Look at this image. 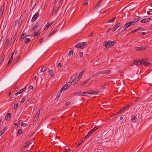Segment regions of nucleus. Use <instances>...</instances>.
<instances>
[{
  "instance_id": "obj_9",
  "label": "nucleus",
  "mask_w": 152,
  "mask_h": 152,
  "mask_svg": "<svg viewBox=\"0 0 152 152\" xmlns=\"http://www.w3.org/2000/svg\"><path fill=\"white\" fill-rule=\"evenodd\" d=\"M122 24V23H119L116 24V26H115L114 28L113 29V32L115 31L118 27L121 26Z\"/></svg>"
},
{
  "instance_id": "obj_15",
  "label": "nucleus",
  "mask_w": 152,
  "mask_h": 152,
  "mask_svg": "<svg viewBox=\"0 0 152 152\" xmlns=\"http://www.w3.org/2000/svg\"><path fill=\"white\" fill-rule=\"evenodd\" d=\"M131 119L133 122H135L137 120V118L135 115H132Z\"/></svg>"
},
{
  "instance_id": "obj_11",
  "label": "nucleus",
  "mask_w": 152,
  "mask_h": 152,
  "mask_svg": "<svg viewBox=\"0 0 152 152\" xmlns=\"http://www.w3.org/2000/svg\"><path fill=\"white\" fill-rule=\"evenodd\" d=\"M102 93V92L101 91H91V93H90V94H95L98 95H99L100 94Z\"/></svg>"
},
{
  "instance_id": "obj_43",
  "label": "nucleus",
  "mask_w": 152,
  "mask_h": 152,
  "mask_svg": "<svg viewBox=\"0 0 152 152\" xmlns=\"http://www.w3.org/2000/svg\"><path fill=\"white\" fill-rule=\"evenodd\" d=\"M45 69L44 67H42L40 70V71L42 72H43L45 70Z\"/></svg>"
},
{
  "instance_id": "obj_55",
  "label": "nucleus",
  "mask_w": 152,
  "mask_h": 152,
  "mask_svg": "<svg viewBox=\"0 0 152 152\" xmlns=\"http://www.w3.org/2000/svg\"><path fill=\"white\" fill-rule=\"evenodd\" d=\"M70 104V102H66L65 103V105L66 106H69V105Z\"/></svg>"
},
{
  "instance_id": "obj_5",
  "label": "nucleus",
  "mask_w": 152,
  "mask_h": 152,
  "mask_svg": "<svg viewBox=\"0 0 152 152\" xmlns=\"http://www.w3.org/2000/svg\"><path fill=\"white\" fill-rule=\"evenodd\" d=\"M58 6L57 5H54V7L53 11V15L55 16L58 11Z\"/></svg>"
},
{
  "instance_id": "obj_54",
  "label": "nucleus",
  "mask_w": 152,
  "mask_h": 152,
  "mask_svg": "<svg viewBox=\"0 0 152 152\" xmlns=\"http://www.w3.org/2000/svg\"><path fill=\"white\" fill-rule=\"evenodd\" d=\"M38 118H36L35 117V118H34V121L35 122H36L38 121Z\"/></svg>"
},
{
  "instance_id": "obj_34",
  "label": "nucleus",
  "mask_w": 152,
  "mask_h": 152,
  "mask_svg": "<svg viewBox=\"0 0 152 152\" xmlns=\"http://www.w3.org/2000/svg\"><path fill=\"white\" fill-rule=\"evenodd\" d=\"M129 24H130V26H132L135 24V23L133 20L129 22Z\"/></svg>"
},
{
  "instance_id": "obj_52",
  "label": "nucleus",
  "mask_w": 152,
  "mask_h": 152,
  "mask_svg": "<svg viewBox=\"0 0 152 152\" xmlns=\"http://www.w3.org/2000/svg\"><path fill=\"white\" fill-rule=\"evenodd\" d=\"M61 91V90L59 91L58 93V94H57V95H58V96H59L61 94V92L62 91Z\"/></svg>"
},
{
  "instance_id": "obj_26",
  "label": "nucleus",
  "mask_w": 152,
  "mask_h": 152,
  "mask_svg": "<svg viewBox=\"0 0 152 152\" xmlns=\"http://www.w3.org/2000/svg\"><path fill=\"white\" fill-rule=\"evenodd\" d=\"M148 21L149 20H148V19H147V18H145L141 20L140 22L141 23H145L148 22Z\"/></svg>"
},
{
  "instance_id": "obj_8",
  "label": "nucleus",
  "mask_w": 152,
  "mask_h": 152,
  "mask_svg": "<svg viewBox=\"0 0 152 152\" xmlns=\"http://www.w3.org/2000/svg\"><path fill=\"white\" fill-rule=\"evenodd\" d=\"M111 71L110 70H108L100 71H99V72L100 73V74H104L109 73Z\"/></svg>"
},
{
  "instance_id": "obj_38",
  "label": "nucleus",
  "mask_w": 152,
  "mask_h": 152,
  "mask_svg": "<svg viewBox=\"0 0 152 152\" xmlns=\"http://www.w3.org/2000/svg\"><path fill=\"white\" fill-rule=\"evenodd\" d=\"M34 36H38L40 34L37 32H35L34 33Z\"/></svg>"
},
{
  "instance_id": "obj_1",
  "label": "nucleus",
  "mask_w": 152,
  "mask_h": 152,
  "mask_svg": "<svg viewBox=\"0 0 152 152\" xmlns=\"http://www.w3.org/2000/svg\"><path fill=\"white\" fill-rule=\"evenodd\" d=\"M76 75H74L71 77L70 82L67 83L64 85L61 88V91H65L71 85L72 83L76 78Z\"/></svg>"
},
{
  "instance_id": "obj_3",
  "label": "nucleus",
  "mask_w": 152,
  "mask_h": 152,
  "mask_svg": "<svg viewBox=\"0 0 152 152\" xmlns=\"http://www.w3.org/2000/svg\"><path fill=\"white\" fill-rule=\"evenodd\" d=\"M12 43H11V40L10 41V39L9 38H7L5 42L4 46H5V48H7L11 46Z\"/></svg>"
},
{
  "instance_id": "obj_29",
  "label": "nucleus",
  "mask_w": 152,
  "mask_h": 152,
  "mask_svg": "<svg viewBox=\"0 0 152 152\" xmlns=\"http://www.w3.org/2000/svg\"><path fill=\"white\" fill-rule=\"evenodd\" d=\"M140 17H138L137 18H134V20H133V21L135 23H136V22H137L138 21H139L140 19Z\"/></svg>"
},
{
  "instance_id": "obj_36",
  "label": "nucleus",
  "mask_w": 152,
  "mask_h": 152,
  "mask_svg": "<svg viewBox=\"0 0 152 152\" xmlns=\"http://www.w3.org/2000/svg\"><path fill=\"white\" fill-rule=\"evenodd\" d=\"M63 1V0H60L58 2V4H57V6L59 7L61 4H62V3Z\"/></svg>"
},
{
  "instance_id": "obj_49",
  "label": "nucleus",
  "mask_w": 152,
  "mask_h": 152,
  "mask_svg": "<svg viewBox=\"0 0 152 152\" xmlns=\"http://www.w3.org/2000/svg\"><path fill=\"white\" fill-rule=\"evenodd\" d=\"M20 57L19 56L16 59L15 61V63H16L20 59Z\"/></svg>"
},
{
  "instance_id": "obj_25",
  "label": "nucleus",
  "mask_w": 152,
  "mask_h": 152,
  "mask_svg": "<svg viewBox=\"0 0 152 152\" xmlns=\"http://www.w3.org/2000/svg\"><path fill=\"white\" fill-rule=\"evenodd\" d=\"M7 128V127H4L0 132V136H1L5 131Z\"/></svg>"
},
{
  "instance_id": "obj_32",
  "label": "nucleus",
  "mask_w": 152,
  "mask_h": 152,
  "mask_svg": "<svg viewBox=\"0 0 152 152\" xmlns=\"http://www.w3.org/2000/svg\"><path fill=\"white\" fill-rule=\"evenodd\" d=\"M140 61H134V64L137 65H138L139 64L140 66V64L139 63V62H140Z\"/></svg>"
},
{
  "instance_id": "obj_62",
  "label": "nucleus",
  "mask_w": 152,
  "mask_h": 152,
  "mask_svg": "<svg viewBox=\"0 0 152 152\" xmlns=\"http://www.w3.org/2000/svg\"><path fill=\"white\" fill-rule=\"evenodd\" d=\"M100 7V5H99V3L98 4H97L95 7V8L97 9V7Z\"/></svg>"
},
{
  "instance_id": "obj_4",
  "label": "nucleus",
  "mask_w": 152,
  "mask_h": 152,
  "mask_svg": "<svg viewBox=\"0 0 152 152\" xmlns=\"http://www.w3.org/2000/svg\"><path fill=\"white\" fill-rule=\"evenodd\" d=\"M147 47V46H143L140 47H135L134 48V49L136 51L143 50L145 49Z\"/></svg>"
},
{
  "instance_id": "obj_44",
  "label": "nucleus",
  "mask_w": 152,
  "mask_h": 152,
  "mask_svg": "<svg viewBox=\"0 0 152 152\" xmlns=\"http://www.w3.org/2000/svg\"><path fill=\"white\" fill-rule=\"evenodd\" d=\"M18 104L17 103V104H15L14 106V108L15 109H17V108L18 107Z\"/></svg>"
},
{
  "instance_id": "obj_6",
  "label": "nucleus",
  "mask_w": 152,
  "mask_h": 152,
  "mask_svg": "<svg viewBox=\"0 0 152 152\" xmlns=\"http://www.w3.org/2000/svg\"><path fill=\"white\" fill-rule=\"evenodd\" d=\"M87 43L86 42H83L82 44H77L75 46V47L77 48H81L82 46H86Z\"/></svg>"
},
{
  "instance_id": "obj_18",
  "label": "nucleus",
  "mask_w": 152,
  "mask_h": 152,
  "mask_svg": "<svg viewBox=\"0 0 152 152\" xmlns=\"http://www.w3.org/2000/svg\"><path fill=\"white\" fill-rule=\"evenodd\" d=\"M99 74H100V73L99 71L96 73L95 75H93L91 76L90 77L91 79L94 77H96L98 76L99 75Z\"/></svg>"
},
{
  "instance_id": "obj_41",
  "label": "nucleus",
  "mask_w": 152,
  "mask_h": 152,
  "mask_svg": "<svg viewBox=\"0 0 152 152\" xmlns=\"http://www.w3.org/2000/svg\"><path fill=\"white\" fill-rule=\"evenodd\" d=\"M82 72H80L79 75L78 76V79L79 78H81L82 76L83 75V74Z\"/></svg>"
},
{
  "instance_id": "obj_51",
  "label": "nucleus",
  "mask_w": 152,
  "mask_h": 152,
  "mask_svg": "<svg viewBox=\"0 0 152 152\" xmlns=\"http://www.w3.org/2000/svg\"><path fill=\"white\" fill-rule=\"evenodd\" d=\"M82 142L83 141H80L77 145V147H78L82 143Z\"/></svg>"
},
{
  "instance_id": "obj_30",
  "label": "nucleus",
  "mask_w": 152,
  "mask_h": 152,
  "mask_svg": "<svg viewBox=\"0 0 152 152\" xmlns=\"http://www.w3.org/2000/svg\"><path fill=\"white\" fill-rule=\"evenodd\" d=\"M48 73L49 75H51V78L53 76L54 72L53 70H51V71L49 72Z\"/></svg>"
},
{
  "instance_id": "obj_12",
  "label": "nucleus",
  "mask_w": 152,
  "mask_h": 152,
  "mask_svg": "<svg viewBox=\"0 0 152 152\" xmlns=\"http://www.w3.org/2000/svg\"><path fill=\"white\" fill-rule=\"evenodd\" d=\"M140 65L143 64L144 66H147L149 64V63L147 62L144 61L142 60H140V62H139Z\"/></svg>"
},
{
  "instance_id": "obj_24",
  "label": "nucleus",
  "mask_w": 152,
  "mask_h": 152,
  "mask_svg": "<svg viewBox=\"0 0 152 152\" xmlns=\"http://www.w3.org/2000/svg\"><path fill=\"white\" fill-rule=\"evenodd\" d=\"M40 110H39L36 113V114L35 115V118H39V115L40 113Z\"/></svg>"
},
{
  "instance_id": "obj_28",
  "label": "nucleus",
  "mask_w": 152,
  "mask_h": 152,
  "mask_svg": "<svg viewBox=\"0 0 152 152\" xmlns=\"http://www.w3.org/2000/svg\"><path fill=\"white\" fill-rule=\"evenodd\" d=\"M82 92H76L74 93V94L75 95L81 96Z\"/></svg>"
},
{
  "instance_id": "obj_61",
  "label": "nucleus",
  "mask_w": 152,
  "mask_h": 152,
  "mask_svg": "<svg viewBox=\"0 0 152 152\" xmlns=\"http://www.w3.org/2000/svg\"><path fill=\"white\" fill-rule=\"evenodd\" d=\"M32 142V140H31L30 141H29L28 142H27V143H28V145H29Z\"/></svg>"
},
{
  "instance_id": "obj_19",
  "label": "nucleus",
  "mask_w": 152,
  "mask_h": 152,
  "mask_svg": "<svg viewBox=\"0 0 152 152\" xmlns=\"http://www.w3.org/2000/svg\"><path fill=\"white\" fill-rule=\"evenodd\" d=\"M39 25V23H36L31 28V30L33 31L35 28H37Z\"/></svg>"
},
{
  "instance_id": "obj_7",
  "label": "nucleus",
  "mask_w": 152,
  "mask_h": 152,
  "mask_svg": "<svg viewBox=\"0 0 152 152\" xmlns=\"http://www.w3.org/2000/svg\"><path fill=\"white\" fill-rule=\"evenodd\" d=\"M39 16V14L38 13H36L33 17L31 19V21L33 22L35 21L38 18Z\"/></svg>"
},
{
  "instance_id": "obj_47",
  "label": "nucleus",
  "mask_w": 152,
  "mask_h": 152,
  "mask_svg": "<svg viewBox=\"0 0 152 152\" xmlns=\"http://www.w3.org/2000/svg\"><path fill=\"white\" fill-rule=\"evenodd\" d=\"M12 60H11V59H10L8 62V64L7 65V66H8L10 64V63H11L12 61Z\"/></svg>"
},
{
  "instance_id": "obj_48",
  "label": "nucleus",
  "mask_w": 152,
  "mask_h": 152,
  "mask_svg": "<svg viewBox=\"0 0 152 152\" xmlns=\"http://www.w3.org/2000/svg\"><path fill=\"white\" fill-rule=\"evenodd\" d=\"M23 121L22 120H19V122H18V124H20V125H22L23 123Z\"/></svg>"
},
{
  "instance_id": "obj_37",
  "label": "nucleus",
  "mask_w": 152,
  "mask_h": 152,
  "mask_svg": "<svg viewBox=\"0 0 152 152\" xmlns=\"http://www.w3.org/2000/svg\"><path fill=\"white\" fill-rule=\"evenodd\" d=\"M17 133L19 134H21L22 133V131L21 129H19L18 130Z\"/></svg>"
},
{
  "instance_id": "obj_53",
  "label": "nucleus",
  "mask_w": 152,
  "mask_h": 152,
  "mask_svg": "<svg viewBox=\"0 0 152 152\" xmlns=\"http://www.w3.org/2000/svg\"><path fill=\"white\" fill-rule=\"evenodd\" d=\"M59 0H55L54 1V5H57V3L58 1Z\"/></svg>"
},
{
  "instance_id": "obj_21",
  "label": "nucleus",
  "mask_w": 152,
  "mask_h": 152,
  "mask_svg": "<svg viewBox=\"0 0 152 152\" xmlns=\"http://www.w3.org/2000/svg\"><path fill=\"white\" fill-rule=\"evenodd\" d=\"M100 59L99 58L96 59L94 62V64L95 65H98L100 63Z\"/></svg>"
},
{
  "instance_id": "obj_23",
  "label": "nucleus",
  "mask_w": 152,
  "mask_h": 152,
  "mask_svg": "<svg viewBox=\"0 0 152 152\" xmlns=\"http://www.w3.org/2000/svg\"><path fill=\"white\" fill-rule=\"evenodd\" d=\"M88 94H90V92H82L81 96H87Z\"/></svg>"
},
{
  "instance_id": "obj_33",
  "label": "nucleus",
  "mask_w": 152,
  "mask_h": 152,
  "mask_svg": "<svg viewBox=\"0 0 152 152\" xmlns=\"http://www.w3.org/2000/svg\"><path fill=\"white\" fill-rule=\"evenodd\" d=\"M116 18V17H114L112 19L110 20H108L107 22V23H110V22H113L114 20Z\"/></svg>"
},
{
  "instance_id": "obj_57",
  "label": "nucleus",
  "mask_w": 152,
  "mask_h": 152,
  "mask_svg": "<svg viewBox=\"0 0 152 152\" xmlns=\"http://www.w3.org/2000/svg\"><path fill=\"white\" fill-rule=\"evenodd\" d=\"M137 31V29H136L134 30H133L132 31H131V32H130V33H133V32H136Z\"/></svg>"
},
{
  "instance_id": "obj_50",
  "label": "nucleus",
  "mask_w": 152,
  "mask_h": 152,
  "mask_svg": "<svg viewBox=\"0 0 152 152\" xmlns=\"http://www.w3.org/2000/svg\"><path fill=\"white\" fill-rule=\"evenodd\" d=\"M139 99H140V97H137L134 100V101H135V102H137Z\"/></svg>"
},
{
  "instance_id": "obj_46",
  "label": "nucleus",
  "mask_w": 152,
  "mask_h": 152,
  "mask_svg": "<svg viewBox=\"0 0 152 152\" xmlns=\"http://www.w3.org/2000/svg\"><path fill=\"white\" fill-rule=\"evenodd\" d=\"M92 133L91 131H89L88 133V134H87V136L88 137H89L90 135Z\"/></svg>"
},
{
  "instance_id": "obj_13",
  "label": "nucleus",
  "mask_w": 152,
  "mask_h": 152,
  "mask_svg": "<svg viewBox=\"0 0 152 152\" xmlns=\"http://www.w3.org/2000/svg\"><path fill=\"white\" fill-rule=\"evenodd\" d=\"M26 88V86H25L24 88H22L20 89L19 91L16 93L14 95H15L16 96L18 95L19 94H21L22 92H23V91H25V89Z\"/></svg>"
},
{
  "instance_id": "obj_58",
  "label": "nucleus",
  "mask_w": 152,
  "mask_h": 152,
  "mask_svg": "<svg viewBox=\"0 0 152 152\" xmlns=\"http://www.w3.org/2000/svg\"><path fill=\"white\" fill-rule=\"evenodd\" d=\"M80 78H79V79H78V77H77V80H75V83H77L78 81L80 80Z\"/></svg>"
},
{
  "instance_id": "obj_39",
  "label": "nucleus",
  "mask_w": 152,
  "mask_h": 152,
  "mask_svg": "<svg viewBox=\"0 0 152 152\" xmlns=\"http://www.w3.org/2000/svg\"><path fill=\"white\" fill-rule=\"evenodd\" d=\"M73 50H70L69 53L68 55L69 56L72 55L73 54Z\"/></svg>"
},
{
  "instance_id": "obj_63",
  "label": "nucleus",
  "mask_w": 152,
  "mask_h": 152,
  "mask_svg": "<svg viewBox=\"0 0 152 152\" xmlns=\"http://www.w3.org/2000/svg\"><path fill=\"white\" fill-rule=\"evenodd\" d=\"M95 130H95V129H94V128L93 129H92L91 130H90V131H91L92 133L93 132H94Z\"/></svg>"
},
{
  "instance_id": "obj_59",
  "label": "nucleus",
  "mask_w": 152,
  "mask_h": 152,
  "mask_svg": "<svg viewBox=\"0 0 152 152\" xmlns=\"http://www.w3.org/2000/svg\"><path fill=\"white\" fill-rule=\"evenodd\" d=\"M83 55V52H81L80 54V56L81 57H82Z\"/></svg>"
},
{
  "instance_id": "obj_14",
  "label": "nucleus",
  "mask_w": 152,
  "mask_h": 152,
  "mask_svg": "<svg viewBox=\"0 0 152 152\" xmlns=\"http://www.w3.org/2000/svg\"><path fill=\"white\" fill-rule=\"evenodd\" d=\"M26 37H28L27 35L26 34V33H23L21 35V38H20V41H22L23 39Z\"/></svg>"
},
{
  "instance_id": "obj_45",
  "label": "nucleus",
  "mask_w": 152,
  "mask_h": 152,
  "mask_svg": "<svg viewBox=\"0 0 152 152\" xmlns=\"http://www.w3.org/2000/svg\"><path fill=\"white\" fill-rule=\"evenodd\" d=\"M25 97H24L22 99H21V100L20 102V103H23L24 102H25Z\"/></svg>"
},
{
  "instance_id": "obj_22",
  "label": "nucleus",
  "mask_w": 152,
  "mask_h": 152,
  "mask_svg": "<svg viewBox=\"0 0 152 152\" xmlns=\"http://www.w3.org/2000/svg\"><path fill=\"white\" fill-rule=\"evenodd\" d=\"M91 79V77H90L89 78H88L87 80H86L85 81H84L82 84V85H85L86 83H87L88 81H89Z\"/></svg>"
},
{
  "instance_id": "obj_10",
  "label": "nucleus",
  "mask_w": 152,
  "mask_h": 152,
  "mask_svg": "<svg viewBox=\"0 0 152 152\" xmlns=\"http://www.w3.org/2000/svg\"><path fill=\"white\" fill-rule=\"evenodd\" d=\"M129 107H130V105L129 104H128L127 106L123 107L120 110V111L118 112L117 113H120L121 112H122V111H124V110H125L127 108H129Z\"/></svg>"
},
{
  "instance_id": "obj_17",
  "label": "nucleus",
  "mask_w": 152,
  "mask_h": 152,
  "mask_svg": "<svg viewBox=\"0 0 152 152\" xmlns=\"http://www.w3.org/2000/svg\"><path fill=\"white\" fill-rule=\"evenodd\" d=\"M11 115V114L10 113H9L7 114L5 116V120L7 121L10 120V118Z\"/></svg>"
},
{
  "instance_id": "obj_31",
  "label": "nucleus",
  "mask_w": 152,
  "mask_h": 152,
  "mask_svg": "<svg viewBox=\"0 0 152 152\" xmlns=\"http://www.w3.org/2000/svg\"><path fill=\"white\" fill-rule=\"evenodd\" d=\"M16 38V36L15 35L14 36V37L12 38V39H11V43H12L14 42L15 41V39Z\"/></svg>"
},
{
  "instance_id": "obj_64",
  "label": "nucleus",
  "mask_w": 152,
  "mask_h": 152,
  "mask_svg": "<svg viewBox=\"0 0 152 152\" xmlns=\"http://www.w3.org/2000/svg\"><path fill=\"white\" fill-rule=\"evenodd\" d=\"M94 35V33H93V32L91 33V34H90L89 35V36H93Z\"/></svg>"
},
{
  "instance_id": "obj_60",
  "label": "nucleus",
  "mask_w": 152,
  "mask_h": 152,
  "mask_svg": "<svg viewBox=\"0 0 152 152\" xmlns=\"http://www.w3.org/2000/svg\"><path fill=\"white\" fill-rule=\"evenodd\" d=\"M99 127H100L99 126H96L95 127H94V128L95 129V130H96L97 129L99 128Z\"/></svg>"
},
{
  "instance_id": "obj_40",
  "label": "nucleus",
  "mask_w": 152,
  "mask_h": 152,
  "mask_svg": "<svg viewBox=\"0 0 152 152\" xmlns=\"http://www.w3.org/2000/svg\"><path fill=\"white\" fill-rule=\"evenodd\" d=\"M56 31H55L54 30H53L51 33L50 34H49V36H51L52 35H53L55 33V32Z\"/></svg>"
},
{
  "instance_id": "obj_20",
  "label": "nucleus",
  "mask_w": 152,
  "mask_h": 152,
  "mask_svg": "<svg viewBox=\"0 0 152 152\" xmlns=\"http://www.w3.org/2000/svg\"><path fill=\"white\" fill-rule=\"evenodd\" d=\"M53 23V21H52L51 22L47 23L46 25L45 26V28H48L50 26H51Z\"/></svg>"
},
{
  "instance_id": "obj_42",
  "label": "nucleus",
  "mask_w": 152,
  "mask_h": 152,
  "mask_svg": "<svg viewBox=\"0 0 152 152\" xmlns=\"http://www.w3.org/2000/svg\"><path fill=\"white\" fill-rule=\"evenodd\" d=\"M83 4L84 5H87L88 4V1H85L84 0L83 1Z\"/></svg>"
},
{
  "instance_id": "obj_2",
  "label": "nucleus",
  "mask_w": 152,
  "mask_h": 152,
  "mask_svg": "<svg viewBox=\"0 0 152 152\" xmlns=\"http://www.w3.org/2000/svg\"><path fill=\"white\" fill-rule=\"evenodd\" d=\"M115 43V41H109L105 44V46L106 48H109L110 47L113 45Z\"/></svg>"
},
{
  "instance_id": "obj_16",
  "label": "nucleus",
  "mask_w": 152,
  "mask_h": 152,
  "mask_svg": "<svg viewBox=\"0 0 152 152\" xmlns=\"http://www.w3.org/2000/svg\"><path fill=\"white\" fill-rule=\"evenodd\" d=\"M4 5L3 4L0 10V15L2 16V14L3 13V12L4 10Z\"/></svg>"
},
{
  "instance_id": "obj_35",
  "label": "nucleus",
  "mask_w": 152,
  "mask_h": 152,
  "mask_svg": "<svg viewBox=\"0 0 152 152\" xmlns=\"http://www.w3.org/2000/svg\"><path fill=\"white\" fill-rule=\"evenodd\" d=\"M30 39L29 38H27L25 39V43H28V42H29L30 41Z\"/></svg>"
},
{
  "instance_id": "obj_27",
  "label": "nucleus",
  "mask_w": 152,
  "mask_h": 152,
  "mask_svg": "<svg viewBox=\"0 0 152 152\" xmlns=\"http://www.w3.org/2000/svg\"><path fill=\"white\" fill-rule=\"evenodd\" d=\"M130 26V24H129V22H128L124 25V28H128Z\"/></svg>"
},
{
  "instance_id": "obj_56",
  "label": "nucleus",
  "mask_w": 152,
  "mask_h": 152,
  "mask_svg": "<svg viewBox=\"0 0 152 152\" xmlns=\"http://www.w3.org/2000/svg\"><path fill=\"white\" fill-rule=\"evenodd\" d=\"M86 71V69H83L80 72H82V74H83V73L85 72Z\"/></svg>"
}]
</instances>
